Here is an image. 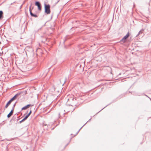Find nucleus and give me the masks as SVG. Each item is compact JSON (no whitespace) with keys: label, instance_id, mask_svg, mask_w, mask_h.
Instances as JSON below:
<instances>
[{"label":"nucleus","instance_id":"b1692460","mask_svg":"<svg viewBox=\"0 0 151 151\" xmlns=\"http://www.w3.org/2000/svg\"><path fill=\"white\" fill-rule=\"evenodd\" d=\"M30 115L29 114H27L26 115H27V116L29 117V115Z\"/></svg>","mask_w":151,"mask_h":151},{"label":"nucleus","instance_id":"f8f14e48","mask_svg":"<svg viewBox=\"0 0 151 151\" xmlns=\"http://www.w3.org/2000/svg\"><path fill=\"white\" fill-rule=\"evenodd\" d=\"M11 104V103L9 101H8L7 103H6L5 106V108H7L8 107V106Z\"/></svg>","mask_w":151,"mask_h":151},{"label":"nucleus","instance_id":"c85d7f7f","mask_svg":"<svg viewBox=\"0 0 151 151\" xmlns=\"http://www.w3.org/2000/svg\"><path fill=\"white\" fill-rule=\"evenodd\" d=\"M72 137L70 139V141L71 139L72 138Z\"/></svg>","mask_w":151,"mask_h":151},{"label":"nucleus","instance_id":"4be33fe9","mask_svg":"<svg viewBox=\"0 0 151 151\" xmlns=\"http://www.w3.org/2000/svg\"><path fill=\"white\" fill-rule=\"evenodd\" d=\"M16 1H14V2L13 3H12L11 4V5H12L13 4V3H16Z\"/></svg>","mask_w":151,"mask_h":151},{"label":"nucleus","instance_id":"2eb2a0df","mask_svg":"<svg viewBox=\"0 0 151 151\" xmlns=\"http://www.w3.org/2000/svg\"><path fill=\"white\" fill-rule=\"evenodd\" d=\"M32 4H31V5H30L29 7V11L30 12H30H32L31 9V6H32Z\"/></svg>","mask_w":151,"mask_h":151},{"label":"nucleus","instance_id":"393cba45","mask_svg":"<svg viewBox=\"0 0 151 151\" xmlns=\"http://www.w3.org/2000/svg\"><path fill=\"white\" fill-rule=\"evenodd\" d=\"M143 95L150 98L149 97H148L147 95L145 94H143Z\"/></svg>","mask_w":151,"mask_h":151},{"label":"nucleus","instance_id":"20e7f679","mask_svg":"<svg viewBox=\"0 0 151 151\" xmlns=\"http://www.w3.org/2000/svg\"><path fill=\"white\" fill-rule=\"evenodd\" d=\"M35 5L37 7L38 10L39 11H41L42 10L41 4L39 1H36L35 2Z\"/></svg>","mask_w":151,"mask_h":151},{"label":"nucleus","instance_id":"ddd939ff","mask_svg":"<svg viewBox=\"0 0 151 151\" xmlns=\"http://www.w3.org/2000/svg\"><path fill=\"white\" fill-rule=\"evenodd\" d=\"M16 102H15L13 105L12 107V109L11 110H12L13 111H14V107L16 106Z\"/></svg>","mask_w":151,"mask_h":151},{"label":"nucleus","instance_id":"9d476101","mask_svg":"<svg viewBox=\"0 0 151 151\" xmlns=\"http://www.w3.org/2000/svg\"><path fill=\"white\" fill-rule=\"evenodd\" d=\"M4 17L3 12L2 11H0V19H2Z\"/></svg>","mask_w":151,"mask_h":151},{"label":"nucleus","instance_id":"423d86ee","mask_svg":"<svg viewBox=\"0 0 151 151\" xmlns=\"http://www.w3.org/2000/svg\"><path fill=\"white\" fill-rule=\"evenodd\" d=\"M31 106V105L30 104H27L26 106L22 107V110L27 109L28 108H29Z\"/></svg>","mask_w":151,"mask_h":151},{"label":"nucleus","instance_id":"9b49d317","mask_svg":"<svg viewBox=\"0 0 151 151\" xmlns=\"http://www.w3.org/2000/svg\"><path fill=\"white\" fill-rule=\"evenodd\" d=\"M30 15L31 16L35 17H38V16L37 15L33 14L32 12H30Z\"/></svg>","mask_w":151,"mask_h":151},{"label":"nucleus","instance_id":"1a4fd4ad","mask_svg":"<svg viewBox=\"0 0 151 151\" xmlns=\"http://www.w3.org/2000/svg\"><path fill=\"white\" fill-rule=\"evenodd\" d=\"M144 29H142L138 33V34L136 36V37H137L138 35H140L141 34H142V33L144 31Z\"/></svg>","mask_w":151,"mask_h":151},{"label":"nucleus","instance_id":"412c9836","mask_svg":"<svg viewBox=\"0 0 151 151\" xmlns=\"http://www.w3.org/2000/svg\"><path fill=\"white\" fill-rule=\"evenodd\" d=\"M107 105L106 106H105L100 111L102 110V109H104L105 108ZM100 111H99L98 113H99V112Z\"/></svg>","mask_w":151,"mask_h":151},{"label":"nucleus","instance_id":"473e14b6","mask_svg":"<svg viewBox=\"0 0 151 151\" xmlns=\"http://www.w3.org/2000/svg\"><path fill=\"white\" fill-rule=\"evenodd\" d=\"M24 3V2H23V3L22 4H23Z\"/></svg>","mask_w":151,"mask_h":151},{"label":"nucleus","instance_id":"f3484780","mask_svg":"<svg viewBox=\"0 0 151 151\" xmlns=\"http://www.w3.org/2000/svg\"><path fill=\"white\" fill-rule=\"evenodd\" d=\"M28 117V116H27L26 115L25 117L24 118V119L26 120L27 118Z\"/></svg>","mask_w":151,"mask_h":151},{"label":"nucleus","instance_id":"5701e85b","mask_svg":"<svg viewBox=\"0 0 151 151\" xmlns=\"http://www.w3.org/2000/svg\"><path fill=\"white\" fill-rule=\"evenodd\" d=\"M65 80L64 81V83H63V85L65 84Z\"/></svg>","mask_w":151,"mask_h":151},{"label":"nucleus","instance_id":"cd10ccee","mask_svg":"<svg viewBox=\"0 0 151 151\" xmlns=\"http://www.w3.org/2000/svg\"><path fill=\"white\" fill-rule=\"evenodd\" d=\"M53 14L52 15L51 17V19H52V17Z\"/></svg>","mask_w":151,"mask_h":151},{"label":"nucleus","instance_id":"4468645a","mask_svg":"<svg viewBox=\"0 0 151 151\" xmlns=\"http://www.w3.org/2000/svg\"><path fill=\"white\" fill-rule=\"evenodd\" d=\"M25 120L24 119V118L22 120H21V121H19V123H21L22 122L24 121H25Z\"/></svg>","mask_w":151,"mask_h":151},{"label":"nucleus","instance_id":"7ed1b4c3","mask_svg":"<svg viewBox=\"0 0 151 151\" xmlns=\"http://www.w3.org/2000/svg\"><path fill=\"white\" fill-rule=\"evenodd\" d=\"M129 36V33L128 32L125 36L119 41L121 44H123L126 42L127 39Z\"/></svg>","mask_w":151,"mask_h":151},{"label":"nucleus","instance_id":"bb28decb","mask_svg":"<svg viewBox=\"0 0 151 151\" xmlns=\"http://www.w3.org/2000/svg\"><path fill=\"white\" fill-rule=\"evenodd\" d=\"M46 22H46L45 23V24H44V25L43 26H45V24H46Z\"/></svg>","mask_w":151,"mask_h":151},{"label":"nucleus","instance_id":"a211bd4d","mask_svg":"<svg viewBox=\"0 0 151 151\" xmlns=\"http://www.w3.org/2000/svg\"><path fill=\"white\" fill-rule=\"evenodd\" d=\"M23 5V4H22L21 5V6H20V7H19V9H21V8H22V6Z\"/></svg>","mask_w":151,"mask_h":151},{"label":"nucleus","instance_id":"6ab92c4d","mask_svg":"<svg viewBox=\"0 0 151 151\" xmlns=\"http://www.w3.org/2000/svg\"><path fill=\"white\" fill-rule=\"evenodd\" d=\"M32 110H30L29 112V113L28 114H29L30 115V114L32 113Z\"/></svg>","mask_w":151,"mask_h":151},{"label":"nucleus","instance_id":"f03ea898","mask_svg":"<svg viewBox=\"0 0 151 151\" xmlns=\"http://www.w3.org/2000/svg\"><path fill=\"white\" fill-rule=\"evenodd\" d=\"M27 93L26 91H22L20 92H19L15 94L12 99L14 101L15 100L18 96L22 94H23V95H25Z\"/></svg>","mask_w":151,"mask_h":151},{"label":"nucleus","instance_id":"39448f33","mask_svg":"<svg viewBox=\"0 0 151 151\" xmlns=\"http://www.w3.org/2000/svg\"><path fill=\"white\" fill-rule=\"evenodd\" d=\"M41 37L43 38V39L41 40L42 42L43 43H45L46 41H49V39L46 37H44L42 36H41Z\"/></svg>","mask_w":151,"mask_h":151},{"label":"nucleus","instance_id":"0eeeda50","mask_svg":"<svg viewBox=\"0 0 151 151\" xmlns=\"http://www.w3.org/2000/svg\"><path fill=\"white\" fill-rule=\"evenodd\" d=\"M91 119V118H90L82 127H81V128L79 130L76 132V134L73 137H75L76 135L78 133L80 130L88 122H89L90 121Z\"/></svg>","mask_w":151,"mask_h":151},{"label":"nucleus","instance_id":"6e6552de","mask_svg":"<svg viewBox=\"0 0 151 151\" xmlns=\"http://www.w3.org/2000/svg\"><path fill=\"white\" fill-rule=\"evenodd\" d=\"M14 111L11 110L9 113L7 115V117L8 118H9L12 115Z\"/></svg>","mask_w":151,"mask_h":151},{"label":"nucleus","instance_id":"f257e3e1","mask_svg":"<svg viewBox=\"0 0 151 151\" xmlns=\"http://www.w3.org/2000/svg\"><path fill=\"white\" fill-rule=\"evenodd\" d=\"M45 13L47 14H49L51 12L50 5L49 4H47L45 2L44 4Z\"/></svg>","mask_w":151,"mask_h":151},{"label":"nucleus","instance_id":"dca6fc26","mask_svg":"<svg viewBox=\"0 0 151 151\" xmlns=\"http://www.w3.org/2000/svg\"><path fill=\"white\" fill-rule=\"evenodd\" d=\"M14 100L11 98L9 101L11 103Z\"/></svg>","mask_w":151,"mask_h":151},{"label":"nucleus","instance_id":"a878e982","mask_svg":"<svg viewBox=\"0 0 151 151\" xmlns=\"http://www.w3.org/2000/svg\"><path fill=\"white\" fill-rule=\"evenodd\" d=\"M68 144H69V143H68V144H67L65 145V147H66V146L68 145Z\"/></svg>","mask_w":151,"mask_h":151},{"label":"nucleus","instance_id":"2f4dec72","mask_svg":"<svg viewBox=\"0 0 151 151\" xmlns=\"http://www.w3.org/2000/svg\"><path fill=\"white\" fill-rule=\"evenodd\" d=\"M33 9V7H32V9Z\"/></svg>","mask_w":151,"mask_h":151},{"label":"nucleus","instance_id":"c756f323","mask_svg":"<svg viewBox=\"0 0 151 151\" xmlns=\"http://www.w3.org/2000/svg\"><path fill=\"white\" fill-rule=\"evenodd\" d=\"M65 41H66V39L64 41V42H65Z\"/></svg>","mask_w":151,"mask_h":151},{"label":"nucleus","instance_id":"aec40b11","mask_svg":"<svg viewBox=\"0 0 151 151\" xmlns=\"http://www.w3.org/2000/svg\"><path fill=\"white\" fill-rule=\"evenodd\" d=\"M47 30H49L50 29H51V30H52V29H51V28H47Z\"/></svg>","mask_w":151,"mask_h":151},{"label":"nucleus","instance_id":"7c9ffc66","mask_svg":"<svg viewBox=\"0 0 151 151\" xmlns=\"http://www.w3.org/2000/svg\"><path fill=\"white\" fill-rule=\"evenodd\" d=\"M59 1H58L56 3H57L59 2Z\"/></svg>","mask_w":151,"mask_h":151}]
</instances>
